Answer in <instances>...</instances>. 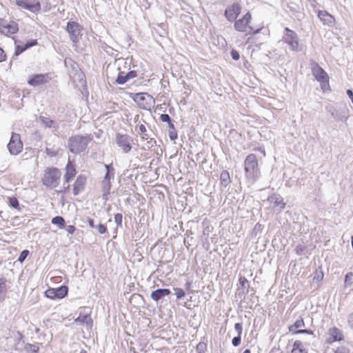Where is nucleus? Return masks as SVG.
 <instances>
[{"instance_id": "obj_1", "label": "nucleus", "mask_w": 353, "mask_h": 353, "mask_svg": "<svg viewBox=\"0 0 353 353\" xmlns=\"http://www.w3.org/2000/svg\"><path fill=\"white\" fill-rule=\"evenodd\" d=\"M244 169L246 179L252 183L256 181L261 176L258 159L255 154H250L245 159Z\"/></svg>"}, {"instance_id": "obj_2", "label": "nucleus", "mask_w": 353, "mask_h": 353, "mask_svg": "<svg viewBox=\"0 0 353 353\" xmlns=\"http://www.w3.org/2000/svg\"><path fill=\"white\" fill-rule=\"evenodd\" d=\"M90 139L89 136L76 135L70 137L68 140L70 151L74 154H79L84 151Z\"/></svg>"}, {"instance_id": "obj_3", "label": "nucleus", "mask_w": 353, "mask_h": 353, "mask_svg": "<svg viewBox=\"0 0 353 353\" xmlns=\"http://www.w3.org/2000/svg\"><path fill=\"white\" fill-rule=\"evenodd\" d=\"M252 19L251 14L248 12L242 18L234 21V29L236 31L245 32L246 34H256L260 29L254 30L249 23Z\"/></svg>"}, {"instance_id": "obj_4", "label": "nucleus", "mask_w": 353, "mask_h": 353, "mask_svg": "<svg viewBox=\"0 0 353 353\" xmlns=\"http://www.w3.org/2000/svg\"><path fill=\"white\" fill-rule=\"evenodd\" d=\"M61 175V172L58 168H48L43 174V184L52 188H55L59 183Z\"/></svg>"}, {"instance_id": "obj_5", "label": "nucleus", "mask_w": 353, "mask_h": 353, "mask_svg": "<svg viewBox=\"0 0 353 353\" xmlns=\"http://www.w3.org/2000/svg\"><path fill=\"white\" fill-rule=\"evenodd\" d=\"M312 72L315 79L321 83V88L323 91L329 88V77L325 71L316 62H312Z\"/></svg>"}, {"instance_id": "obj_6", "label": "nucleus", "mask_w": 353, "mask_h": 353, "mask_svg": "<svg viewBox=\"0 0 353 353\" xmlns=\"http://www.w3.org/2000/svg\"><path fill=\"white\" fill-rule=\"evenodd\" d=\"M285 34L283 37V41L290 46L292 51L300 52L301 47L297 34L288 28H285Z\"/></svg>"}, {"instance_id": "obj_7", "label": "nucleus", "mask_w": 353, "mask_h": 353, "mask_svg": "<svg viewBox=\"0 0 353 353\" xmlns=\"http://www.w3.org/2000/svg\"><path fill=\"white\" fill-rule=\"evenodd\" d=\"M133 100L142 109L149 110L154 104V98L143 92H139L134 94Z\"/></svg>"}, {"instance_id": "obj_8", "label": "nucleus", "mask_w": 353, "mask_h": 353, "mask_svg": "<svg viewBox=\"0 0 353 353\" xmlns=\"http://www.w3.org/2000/svg\"><path fill=\"white\" fill-rule=\"evenodd\" d=\"M23 145L20 134L12 132L10 141L7 145L10 154L17 155L19 154L23 150Z\"/></svg>"}, {"instance_id": "obj_9", "label": "nucleus", "mask_w": 353, "mask_h": 353, "mask_svg": "<svg viewBox=\"0 0 353 353\" xmlns=\"http://www.w3.org/2000/svg\"><path fill=\"white\" fill-rule=\"evenodd\" d=\"M66 30L70 34V38L73 43L79 41L81 36V27L75 21H68L66 26Z\"/></svg>"}, {"instance_id": "obj_10", "label": "nucleus", "mask_w": 353, "mask_h": 353, "mask_svg": "<svg viewBox=\"0 0 353 353\" xmlns=\"http://www.w3.org/2000/svg\"><path fill=\"white\" fill-rule=\"evenodd\" d=\"M16 4L32 12H37L41 8L39 0H16Z\"/></svg>"}, {"instance_id": "obj_11", "label": "nucleus", "mask_w": 353, "mask_h": 353, "mask_svg": "<svg viewBox=\"0 0 353 353\" xmlns=\"http://www.w3.org/2000/svg\"><path fill=\"white\" fill-rule=\"evenodd\" d=\"M305 327L303 319L300 317L292 325L288 327V330L293 334H307L312 335L314 332L312 330L302 329Z\"/></svg>"}, {"instance_id": "obj_12", "label": "nucleus", "mask_w": 353, "mask_h": 353, "mask_svg": "<svg viewBox=\"0 0 353 353\" xmlns=\"http://www.w3.org/2000/svg\"><path fill=\"white\" fill-rule=\"evenodd\" d=\"M132 141V138L127 134H118L116 137L117 145L125 153H128L130 151Z\"/></svg>"}, {"instance_id": "obj_13", "label": "nucleus", "mask_w": 353, "mask_h": 353, "mask_svg": "<svg viewBox=\"0 0 353 353\" xmlns=\"http://www.w3.org/2000/svg\"><path fill=\"white\" fill-rule=\"evenodd\" d=\"M241 11V8L238 3H234L228 7L224 12V16L230 22H234Z\"/></svg>"}, {"instance_id": "obj_14", "label": "nucleus", "mask_w": 353, "mask_h": 353, "mask_svg": "<svg viewBox=\"0 0 353 353\" xmlns=\"http://www.w3.org/2000/svg\"><path fill=\"white\" fill-rule=\"evenodd\" d=\"M345 109V108L343 109L336 108L330 104L326 105L325 107L326 111L331 114L332 118L337 121H343L347 118Z\"/></svg>"}, {"instance_id": "obj_15", "label": "nucleus", "mask_w": 353, "mask_h": 353, "mask_svg": "<svg viewBox=\"0 0 353 353\" xmlns=\"http://www.w3.org/2000/svg\"><path fill=\"white\" fill-rule=\"evenodd\" d=\"M137 77V72L135 70H131L127 73L119 71L117 78L116 79V83L118 85H123L129 80Z\"/></svg>"}, {"instance_id": "obj_16", "label": "nucleus", "mask_w": 353, "mask_h": 353, "mask_svg": "<svg viewBox=\"0 0 353 353\" xmlns=\"http://www.w3.org/2000/svg\"><path fill=\"white\" fill-rule=\"evenodd\" d=\"M49 79L48 74H35L28 81V83L31 86H38L47 83Z\"/></svg>"}, {"instance_id": "obj_17", "label": "nucleus", "mask_w": 353, "mask_h": 353, "mask_svg": "<svg viewBox=\"0 0 353 353\" xmlns=\"http://www.w3.org/2000/svg\"><path fill=\"white\" fill-rule=\"evenodd\" d=\"M268 201L272 205L273 208L279 207L281 210L285 207V203L280 194H273L268 197Z\"/></svg>"}, {"instance_id": "obj_18", "label": "nucleus", "mask_w": 353, "mask_h": 353, "mask_svg": "<svg viewBox=\"0 0 353 353\" xmlns=\"http://www.w3.org/2000/svg\"><path fill=\"white\" fill-rule=\"evenodd\" d=\"M86 178L83 175H79L76 179L74 184L73 193L74 195H78L84 190Z\"/></svg>"}, {"instance_id": "obj_19", "label": "nucleus", "mask_w": 353, "mask_h": 353, "mask_svg": "<svg viewBox=\"0 0 353 353\" xmlns=\"http://www.w3.org/2000/svg\"><path fill=\"white\" fill-rule=\"evenodd\" d=\"M171 293L170 290L167 288H159L152 292L150 297L154 301H159L164 296L169 295Z\"/></svg>"}, {"instance_id": "obj_20", "label": "nucleus", "mask_w": 353, "mask_h": 353, "mask_svg": "<svg viewBox=\"0 0 353 353\" xmlns=\"http://www.w3.org/2000/svg\"><path fill=\"white\" fill-rule=\"evenodd\" d=\"M76 170L73 165H72L71 162L69 161L66 167H65V173L64 174V184L68 183L71 179L76 175Z\"/></svg>"}, {"instance_id": "obj_21", "label": "nucleus", "mask_w": 353, "mask_h": 353, "mask_svg": "<svg viewBox=\"0 0 353 353\" xmlns=\"http://www.w3.org/2000/svg\"><path fill=\"white\" fill-rule=\"evenodd\" d=\"M18 25L14 21H11L6 26L0 28V31L5 34H14L18 31Z\"/></svg>"}, {"instance_id": "obj_22", "label": "nucleus", "mask_w": 353, "mask_h": 353, "mask_svg": "<svg viewBox=\"0 0 353 353\" xmlns=\"http://www.w3.org/2000/svg\"><path fill=\"white\" fill-rule=\"evenodd\" d=\"M318 17L325 24L330 26L334 22V17L325 10H319Z\"/></svg>"}, {"instance_id": "obj_23", "label": "nucleus", "mask_w": 353, "mask_h": 353, "mask_svg": "<svg viewBox=\"0 0 353 353\" xmlns=\"http://www.w3.org/2000/svg\"><path fill=\"white\" fill-rule=\"evenodd\" d=\"M53 290H54V299H63L68 292V288L66 285H61L57 288H53Z\"/></svg>"}, {"instance_id": "obj_24", "label": "nucleus", "mask_w": 353, "mask_h": 353, "mask_svg": "<svg viewBox=\"0 0 353 353\" xmlns=\"http://www.w3.org/2000/svg\"><path fill=\"white\" fill-rule=\"evenodd\" d=\"M231 178L228 170H224L220 174V184L222 187L226 188L231 183Z\"/></svg>"}, {"instance_id": "obj_25", "label": "nucleus", "mask_w": 353, "mask_h": 353, "mask_svg": "<svg viewBox=\"0 0 353 353\" xmlns=\"http://www.w3.org/2000/svg\"><path fill=\"white\" fill-rule=\"evenodd\" d=\"M330 339L332 341H341L343 340V334L341 331L337 327H333L329 331Z\"/></svg>"}, {"instance_id": "obj_26", "label": "nucleus", "mask_w": 353, "mask_h": 353, "mask_svg": "<svg viewBox=\"0 0 353 353\" xmlns=\"http://www.w3.org/2000/svg\"><path fill=\"white\" fill-rule=\"evenodd\" d=\"M77 323L81 324H86L88 327H91L92 325V320L91 316L88 314L81 315L80 314L75 320Z\"/></svg>"}, {"instance_id": "obj_27", "label": "nucleus", "mask_w": 353, "mask_h": 353, "mask_svg": "<svg viewBox=\"0 0 353 353\" xmlns=\"http://www.w3.org/2000/svg\"><path fill=\"white\" fill-rule=\"evenodd\" d=\"M39 121L45 127L52 128H58V125L56 124L55 121L48 117L40 116Z\"/></svg>"}, {"instance_id": "obj_28", "label": "nucleus", "mask_w": 353, "mask_h": 353, "mask_svg": "<svg viewBox=\"0 0 353 353\" xmlns=\"http://www.w3.org/2000/svg\"><path fill=\"white\" fill-rule=\"evenodd\" d=\"M104 167L105 168L106 173L103 179L111 181V179H113L114 177V168H113L112 164H105Z\"/></svg>"}, {"instance_id": "obj_29", "label": "nucleus", "mask_w": 353, "mask_h": 353, "mask_svg": "<svg viewBox=\"0 0 353 353\" xmlns=\"http://www.w3.org/2000/svg\"><path fill=\"white\" fill-rule=\"evenodd\" d=\"M51 222L52 224L57 225L59 228H65V219L61 216H57L52 218Z\"/></svg>"}, {"instance_id": "obj_30", "label": "nucleus", "mask_w": 353, "mask_h": 353, "mask_svg": "<svg viewBox=\"0 0 353 353\" xmlns=\"http://www.w3.org/2000/svg\"><path fill=\"white\" fill-rule=\"evenodd\" d=\"M24 349L28 353H37L39 352V347L37 343H27L26 344Z\"/></svg>"}, {"instance_id": "obj_31", "label": "nucleus", "mask_w": 353, "mask_h": 353, "mask_svg": "<svg viewBox=\"0 0 353 353\" xmlns=\"http://www.w3.org/2000/svg\"><path fill=\"white\" fill-rule=\"evenodd\" d=\"M353 285V273L352 272H348L346 274L345 276V286L346 288L347 287H352Z\"/></svg>"}, {"instance_id": "obj_32", "label": "nucleus", "mask_w": 353, "mask_h": 353, "mask_svg": "<svg viewBox=\"0 0 353 353\" xmlns=\"http://www.w3.org/2000/svg\"><path fill=\"white\" fill-rule=\"evenodd\" d=\"M111 181L103 179L102 181V188L104 194H109L110 190L111 189Z\"/></svg>"}, {"instance_id": "obj_33", "label": "nucleus", "mask_w": 353, "mask_h": 353, "mask_svg": "<svg viewBox=\"0 0 353 353\" xmlns=\"http://www.w3.org/2000/svg\"><path fill=\"white\" fill-rule=\"evenodd\" d=\"M8 201V204L10 207L15 209H19V203L16 197H9Z\"/></svg>"}, {"instance_id": "obj_34", "label": "nucleus", "mask_w": 353, "mask_h": 353, "mask_svg": "<svg viewBox=\"0 0 353 353\" xmlns=\"http://www.w3.org/2000/svg\"><path fill=\"white\" fill-rule=\"evenodd\" d=\"M137 128H139V132L142 134L141 138L143 139L148 140L149 139V135L146 133L147 132L146 128L143 124H141V125L137 126Z\"/></svg>"}, {"instance_id": "obj_35", "label": "nucleus", "mask_w": 353, "mask_h": 353, "mask_svg": "<svg viewBox=\"0 0 353 353\" xmlns=\"http://www.w3.org/2000/svg\"><path fill=\"white\" fill-rule=\"evenodd\" d=\"M239 281L242 288L246 289L248 292L250 285L248 279L244 276H241L239 279Z\"/></svg>"}, {"instance_id": "obj_36", "label": "nucleus", "mask_w": 353, "mask_h": 353, "mask_svg": "<svg viewBox=\"0 0 353 353\" xmlns=\"http://www.w3.org/2000/svg\"><path fill=\"white\" fill-rule=\"evenodd\" d=\"M207 350V345L204 342H199L196 347V352L205 353Z\"/></svg>"}, {"instance_id": "obj_37", "label": "nucleus", "mask_w": 353, "mask_h": 353, "mask_svg": "<svg viewBox=\"0 0 353 353\" xmlns=\"http://www.w3.org/2000/svg\"><path fill=\"white\" fill-rule=\"evenodd\" d=\"M174 290L175 292V294L177 299H181L185 295V291L181 288H174Z\"/></svg>"}, {"instance_id": "obj_38", "label": "nucleus", "mask_w": 353, "mask_h": 353, "mask_svg": "<svg viewBox=\"0 0 353 353\" xmlns=\"http://www.w3.org/2000/svg\"><path fill=\"white\" fill-rule=\"evenodd\" d=\"M29 253L30 252L28 250H23L18 258V261L23 263L29 255Z\"/></svg>"}, {"instance_id": "obj_39", "label": "nucleus", "mask_w": 353, "mask_h": 353, "mask_svg": "<svg viewBox=\"0 0 353 353\" xmlns=\"http://www.w3.org/2000/svg\"><path fill=\"white\" fill-rule=\"evenodd\" d=\"M305 350V349L303 347L302 342L299 340H296L294 341V343L293 344L292 350Z\"/></svg>"}, {"instance_id": "obj_40", "label": "nucleus", "mask_w": 353, "mask_h": 353, "mask_svg": "<svg viewBox=\"0 0 353 353\" xmlns=\"http://www.w3.org/2000/svg\"><path fill=\"white\" fill-rule=\"evenodd\" d=\"M26 50L27 49L25 47V45L24 46L18 45V46H16L15 52H14V55L15 56H19V54H21L22 52H23Z\"/></svg>"}, {"instance_id": "obj_41", "label": "nucleus", "mask_w": 353, "mask_h": 353, "mask_svg": "<svg viewBox=\"0 0 353 353\" xmlns=\"http://www.w3.org/2000/svg\"><path fill=\"white\" fill-rule=\"evenodd\" d=\"M122 219H123V216L121 214L117 213L114 215V222L116 223V224L118 227L121 226Z\"/></svg>"}, {"instance_id": "obj_42", "label": "nucleus", "mask_w": 353, "mask_h": 353, "mask_svg": "<svg viewBox=\"0 0 353 353\" xmlns=\"http://www.w3.org/2000/svg\"><path fill=\"white\" fill-rule=\"evenodd\" d=\"M241 336L237 335L236 336L234 337L232 340V344L234 347H237L241 344Z\"/></svg>"}, {"instance_id": "obj_43", "label": "nucleus", "mask_w": 353, "mask_h": 353, "mask_svg": "<svg viewBox=\"0 0 353 353\" xmlns=\"http://www.w3.org/2000/svg\"><path fill=\"white\" fill-rule=\"evenodd\" d=\"M96 228H97L99 233L101 234H105L107 232V228L103 224L100 223L96 226Z\"/></svg>"}, {"instance_id": "obj_44", "label": "nucleus", "mask_w": 353, "mask_h": 353, "mask_svg": "<svg viewBox=\"0 0 353 353\" xmlns=\"http://www.w3.org/2000/svg\"><path fill=\"white\" fill-rule=\"evenodd\" d=\"M54 290H53V288H49L45 292V294H46V297H48L50 299H54Z\"/></svg>"}, {"instance_id": "obj_45", "label": "nucleus", "mask_w": 353, "mask_h": 353, "mask_svg": "<svg viewBox=\"0 0 353 353\" xmlns=\"http://www.w3.org/2000/svg\"><path fill=\"white\" fill-rule=\"evenodd\" d=\"M6 292V288L4 283H0V300L3 298Z\"/></svg>"}, {"instance_id": "obj_46", "label": "nucleus", "mask_w": 353, "mask_h": 353, "mask_svg": "<svg viewBox=\"0 0 353 353\" xmlns=\"http://www.w3.org/2000/svg\"><path fill=\"white\" fill-rule=\"evenodd\" d=\"M234 329L238 333V335L241 336L242 332H243V327L242 324L241 323H236L234 325Z\"/></svg>"}, {"instance_id": "obj_47", "label": "nucleus", "mask_w": 353, "mask_h": 353, "mask_svg": "<svg viewBox=\"0 0 353 353\" xmlns=\"http://www.w3.org/2000/svg\"><path fill=\"white\" fill-rule=\"evenodd\" d=\"M37 44V41L36 39H32V40L28 41L25 44V47L26 48V49H28L31 47L36 46Z\"/></svg>"}, {"instance_id": "obj_48", "label": "nucleus", "mask_w": 353, "mask_h": 353, "mask_svg": "<svg viewBox=\"0 0 353 353\" xmlns=\"http://www.w3.org/2000/svg\"><path fill=\"white\" fill-rule=\"evenodd\" d=\"M170 139L174 141L177 138V133L175 129L169 130Z\"/></svg>"}, {"instance_id": "obj_49", "label": "nucleus", "mask_w": 353, "mask_h": 353, "mask_svg": "<svg viewBox=\"0 0 353 353\" xmlns=\"http://www.w3.org/2000/svg\"><path fill=\"white\" fill-rule=\"evenodd\" d=\"M160 119L163 121V122H170V120H171V118L169 116V114H161L160 116Z\"/></svg>"}, {"instance_id": "obj_50", "label": "nucleus", "mask_w": 353, "mask_h": 353, "mask_svg": "<svg viewBox=\"0 0 353 353\" xmlns=\"http://www.w3.org/2000/svg\"><path fill=\"white\" fill-rule=\"evenodd\" d=\"M68 63L71 64V65L74 70L78 69V65L76 63H74L72 59H68V60L65 59V64L66 65H68Z\"/></svg>"}, {"instance_id": "obj_51", "label": "nucleus", "mask_w": 353, "mask_h": 353, "mask_svg": "<svg viewBox=\"0 0 353 353\" xmlns=\"http://www.w3.org/2000/svg\"><path fill=\"white\" fill-rule=\"evenodd\" d=\"M231 57L235 61L239 60L240 58L239 54L236 50H232L231 51Z\"/></svg>"}, {"instance_id": "obj_52", "label": "nucleus", "mask_w": 353, "mask_h": 353, "mask_svg": "<svg viewBox=\"0 0 353 353\" xmlns=\"http://www.w3.org/2000/svg\"><path fill=\"white\" fill-rule=\"evenodd\" d=\"M65 230L66 231L70 234H73L76 230V228L74 226V225H68L65 227Z\"/></svg>"}, {"instance_id": "obj_53", "label": "nucleus", "mask_w": 353, "mask_h": 353, "mask_svg": "<svg viewBox=\"0 0 353 353\" xmlns=\"http://www.w3.org/2000/svg\"><path fill=\"white\" fill-rule=\"evenodd\" d=\"M69 190H70V185L68 184L66 186H64L62 190H58L57 192L59 194H64L68 193L69 192Z\"/></svg>"}, {"instance_id": "obj_54", "label": "nucleus", "mask_w": 353, "mask_h": 353, "mask_svg": "<svg viewBox=\"0 0 353 353\" xmlns=\"http://www.w3.org/2000/svg\"><path fill=\"white\" fill-rule=\"evenodd\" d=\"M156 145V140L153 138H150L148 139V148H150Z\"/></svg>"}, {"instance_id": "obj_55", "label": "nucleus", "mask_w": 353, "mask_h": 353, "mask_svg": "<svg viewBox=\"0 0 353 353\" xmlns=\"http://www.w3.org/2000/svg\"><path fill=\"white\" fill-rule=\"evenodd\" d=\"M347 323L349 326L353 329V312L349 314L347 317Z\"/></svg>"}, {"instance_id": "obj_56", "label": "nucleus", "mask_w": 353, "mask_h": 353, "mask_svg": "<svg viewBox=\"0 0 353 353\" xmlns=\"http://www.w3.org/2000/svg\"><path fill=\"white\" fill-rule=\"evenodd\" d=\"M46 153L50 157H55L57 154V151L50 148H46Z\"/></svg>"}, {"instance_id": "obj_57", "label": "nucleus", "mask_w": 353, "mask_h": 353, "mask_svg": "<svg viewBox=\"0 0 353 353\" xmlns=\"http://www.w3.org/2000/svg\"><path fill=\"white\" fill-rule=\"evenodd\" d=\"M6 57V55L5 52L3 51V50L2 48H0V62L5 61Z\"/></svg>"}, {"instance_id": "obj_58", "label": "nucleus", "mask_w": 353, "mask_h": 353, "mask_svg": "<svg viewBox=\"0 0 353 353\" xmlns=\"http://www.w3.org/2000/svg\"><path fill=\"white\" fill-rule=\"evenodd\" d=\"M347 94L351 99L352 102L353 103V91L350 89H348L347 90Z\"/></svg>"}, {"instance_id": "obj_59", "label": "nucleus", "mask_w": 353, "mask_h": 353, "mask_svg": "<svg viewBox=\"0 0 353 353\" xmlns=\"http://www.w3.org/2000/svg\"><path fill=\"white\" fill-rule=\"evenodd\" d=\"M88 225L90 228H96V225H94V220L92 219H88Z\"/></svg>"}, {"instance_id": "obj_60", "label": "nucleus", "mask_w": 353, "mask_h": 353, "mask_svg": "<svg viewBox=\"0 0 353 353\" xmlns=\"http://www.w3.org/2000/svg\"><path fill=\"white\" fill-rule=\"evenodd\" d=\"M323 278V274L321 272L319 274L316 273V276L314 277V279H317L318 281L322 280Z\"/></svg>"}, {"instance_id": "obj_61", "label": "nucleus", "mask_w": 353, "mask_h": 353, "mask_svg": "<svg viewBox=\"0 0 353 353\" xmlns=\"http://www.w3.org/2000/svg\"><path fill=\"white\" fill-rule=\"evenodd\" d=\"M296 250L297 254H301L303 250V248L301 245L296 246Z\"/></svg>"}, {"instance_id": "obj_62", "label": "nucleus", "mask_w": 353, "mask_h": 353, "mask_svg": "<svg viewBox=\"0 0 353 353\" xmlns=\"http://www.w3.org/2000/svg\"><path fill=\"white\" fill-rule=\"evenodd\" d=\"M292 353H307V351L305 350H292Z\"/></svg>"}, {"instance_id": "obj_63", "label": "nucleus", "mask_w": 353, "mask_h": 353, "mask_svg": "<svg viewBox=\"0 0 353 353\" xmlns=\"http://www.w3.org/2000/svg\"><path fill=\"white\" fill-rule=\"evenodd\" d=\"M168 126H169L170 130H174V129H175L174 125V124H173V123H172V120H170V122H168Z\"/></svg>"}, {"instance_id": "obj_64", "label": "nucleus", "mask_w": 353, "mask_h": 353, "mask_svg": "<svg viewBox=\"0 0 353 353\" xmlns=\"http://www.w3.org/2000/svg\"><path fill=\"white\" fill-rule=\"evenodd\" d=\"M243 353H251L250 350L249 349H246L243 351Z\"/></svg>"}]
</instances>
